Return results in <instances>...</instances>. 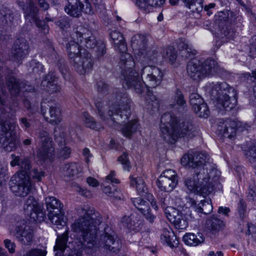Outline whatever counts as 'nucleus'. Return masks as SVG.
I'll list each match as a JSON object with an SVG mask.
<instances>
[{
	"label": "nucleus",
	"mask_w": 256,
	"mask_h": 256,
	"mask_svg": "<svg viewBox=\"0 0 256 256\" xmlns=\"http://www.w3.org/2000/svg\"><path fill=\"white\" fill-rule=\"evenodd\" d=\"M102 218L99 212L93 208H86L82 210L80 218L72 224V228L78 233L77 243L78 251H70L64 256H81L82 252L91 254L97 248L102 247L114 253H117L121 248L120 240L117 239L115 232L108 226L104 228L98 240V226Z\"/></svg>",
	"instance_id": "1"
},
{
	"label": "nucleus",
	"mask_w": 256,
	"mask_h": 256,
	"mask_svg": "<svg viewBox=\"0 0 256 256\" xmlns=\"http://www.w3.org/2000/svg\"><path fill=\"white\" fill-rule=\"evenodd\" d=\"M6 83L12 97L0 86V148L6 152L14 150L20 144L16 126L11 122L18 107L17 97L22 91L24 81L11 72L6 76Z\"/></svg>",
	"instance_id": "2"
},
{
	"label": "nucleus",
	"mask_w": 256,
	"mask_h": 256,
	"mask_svg": "<svg viewBox=\"0 0 256 256\" xmlns=\"http://www.w3.org/2000/svg\"><path fill=\"white\" fill-rule=\"evenodd\" d=\"M196 128L190 119L180 120L172 112L161 116L160 136L168 143H174L178 138L189 139L195 136Z\"/></svg>",
	"instance_id": "3"
},
{
	"label": "nucleus",
	"mask_w": 256,
	"mask_h": 256,
	"mask_svg": "<svg viewBox=\"0 0 256 256\" xmlns=\"http://www.w3.org/2000/svg\"><path fill=\"white\" fill-rule=\"evenodd\" d=\"M114 94L116 100L110 106L107 112L108 108L104 101L96 100L94 102L98 114L100 118L106 123H108L110 121L112 123L124 122L130 114V100L128 94L120 92L118 90H116Z\"/></svg>",
	"instance_id": "4"
},
{
	"label": "nucleus",
	"mask_w": 256,
	"mask_h": 256,
	"mask_svg": "<svg viewBox=\"0 0 256 256\" xmlns=\"http://www.w3.org/2000/svg\"><path fill=\"white\" fill-rule=\"evenodd\" d=\"M114 48L118 50L120 54L118 66L121 70V80H124L128 87H133L137 92H140L142 84L138 80V74L136 72V75L134 74L132 76L131 74L133 72L135 62L132 56L126 52L127 46L124 40L118 44H114Z\"/></svg>",
	"instance_id": "5"
},
{
	"label": "nucleus",
	"mask_w": 256,
	"mask_h": 256,
	"mask_svg": "<svg viewBox=\"0 0 256 256\" xmlns=\"http://www.w3.org/2000/svg\"><path fill=\"white\" fill-rule=\"evenodd\" d=\"M211 88L210 97L216 101V106L220 110L229 111L232 110L237 103V94L233 87L226 82H212L209 84Z\"/></svg>",
	"instance_id": "6"
},
{
	"label": "nucleus",
	"mask_w": 256,
	"mask_h": 256,
	"mask_svg": "<svg viewBox=\"0 0 256 256\" xmlns=\"http://www.w3.org/2000/svg\"><path fill=\"white\" fill-rule=\"evenodd\" d=\"M181 163L183 166L196 169V172L204 169L211 178H217L220 176V172L206 152H189L182 157Z\"/></svg>",
	"instance_id": "7"
},
{
	"label": "nucleus",
	"mask_w": 256,
	"mask_h": 256,
	"mask_svg": "<svg viewBox=\"0 0 256 256\" xmlns=\"http://www.w3.org/2000/svg\"><path fill=\"white\" fill-rule=\"evenodd\" d=\"M209 176L204 169L195 171L193 176H186L184 178V186L190 192L208 195L214 191L219 179V178H215Z\"/></svg>",
	"instance_id": "8"
},
{
	"label": "nucleus",
	"mask_w": 256,
	"mask_h": 256,
	"mask_svg": "<svg viewBox=\"0 0 256 256\" xmlns=\"http://www.w3.org/2000/svg\"><path fill=\"white\" fill-rule=\"evenodd\" d=\"M140 67L139 70H136V68L133 69V72L131 74L132 76L134 74L136 75V72L138 74V80L142 84V91L140 92H137L135 88L133 87H128L124 82L122 80V86L127 88L134 90L138 94H141L144 91V84L148 88H155L160 84L164 78V73L162 70L158 67L150 66L145 65L144 64H142V62L140 63Z\"/></svg>",
	"instance_id": "9"
},
{
	"label": "nucleus",
	"mask_w": 256,
	"mask_h": 256,
	"mask_svg": "<svg viewBox=\"0 0 256 256\" xmlns=\"http://www.w3.org/2000/svg\"><path fill=\"white\" fill-rule=\"evenodd\" d=\"M78 40L70 41L66 44V50L70 64L79 74H83L92 70L94 60L90 52H81Z\"/></svg>",
	"instance_id": "10"
},
{
	"label": "nucleus",
	"mask_w": 256,
	"mask_h": 256,
	"mask_svg": "<svg viewBox=\"0 0 256 256\" xmlns=\"http://www.w3.org/2000/svg\"><path fill=\"white\" fill-rule=\"evenodd\" d=\"M216 21L219 28L218 34L222 39L225 38L226 42L227 40L234 38V32L232 28L235 26H241L243 18L242 16H237L234 12L228 10L220 12L218 14Z\"/></svg>",
	"instance_id": "11"
},
{
	"label": "nucleus",
	"mask_w": 256,
	"mask_h": 256,
	"mask_svg": "<svg viewBox=\"0 0 256 256\" xmlns=\"http://www.w3.org/2000/svg\"><path fill=\"white\" fill-rule=\"evenodd\" d=\"M16 4L22 8L26 20L30 23L34 22L44 34L48 32V26L44 22L39 19V8L36 5L34 0H26V3L22 1L18 0Z\"/></svg>",
	"instance_id": "12"
},
{
	"label": "nucleus",
	"mask_w": 256,
	"mask_h": 256,
	"mask_svg": "<svg viewBox=\"0 0 256 256\" xmlns=\"http://www.w3.org/2000/svg\"><path fill=\"white\" fill-rule=\"evenodd\" d=\"M45 204L50 222L54 224L64 228L66 222L61 202L55 197L48 196L45 198Z\"/></svg>",
	"instance_id": "13"
},
{
	"label": "nucleus",
	"mask_w": 256,
	"mask_h": 256,
	"mask_svg": "<svg viewBox=\"0 0 256 256\" xmlns=\"http://www.w3.org/2000/svg\"><path fill=\"white\" fill-rule=\"evenodd\" d=\"M37 138L40 145L36 152V157L39 160L52 162L54 156V148L52 146V138L48 133L44 130H40Z\"/></svg>",
	"instance_id": "14"
},
{
	"label": "nucleus",
	"mask_w": 256,
	"mask_h": 256,
	"mask_svg": "<svg viewBox=\"0 0 256 256\" xmlns=\"http://www.w3.org/2000/svg\"><path fill=\"white\" fill-rule=\"evenodd\" d=\"M24 174H14L9 182L11 191L18 196H26L34 188V183L30 181L28 176H24Z\"/></svg>",
	"instance_id": "15"
},
{
	"label": "nucleus",
	"mask_w": 256,
	"mask_h": 256,
	"mask_svg": "<svg viewBox=\"0 0 256 256\" xmlns=\"http://www.w3.org/2000/svg\"><path fill=\"white\" fill-rule=\"evenodd\" d=\"M13 235L17 240L24 246H31L34 240V230L26 224L24 220L16 222L13 231Z\"/></svg>",
	"instance_id": "16"
},
{
	"label": "nucleus",
	"mask_w": 256,
	"mask_h": 256,
	"mask_svg": "<svg viewBox=\"0 0 256 256\" xmlns=\"http://www.w3.org/2000/svg\"><path fill=\"white\" fill-rule=\"evenodd\" d=\"M64 10L73 18H78L82 12L86 14H92L93 10L88 0H67Z\"/></svg>",
	"instance_id": "17"
},
{
	"label": "nucleus",
	"mask_w": 256,
	"mask_h": 256,
	"mask_svg": "<svg viewBox=\"0 0 256 256\" xmlns=\"http://www.w3.org/2000/svg\"><path fill=\"white\" fill-rule=\"evenodd\" d=\"M30 51V48L27 40L22 38H18L14 41L12 48L10 59L20 65L29 54Z\"/></svg>",
	"instance_id": "18"
},
{
	"label": "nucleus",
	"mask_w": 256,
	"mask_h": 256,
	"mask_svg": "<svg viewBox=\"0 0 256 256\" xmlns=\"http://www.w3.org/2000/svg\"><path fill=\"white\" fill-rule=\"evenodd\" d=\"M26 212L29 214L30 220L36 222H43L45 218V212L43 206L33 196H30L25 202L24 208Z\"/></svg>",
	"instance_id": "19"
},
{
	"label": "nucleus",
	"mask_w": 256,
	"mask_h": 256,
	"mask_svg": "<svg viewBox=\"0 0 256 256\" xmlns=\"http://www.w3.org/2000/svg\"><path fill=\"white\" fill-rule=\"evenodd\" d=\"M41 113L46 121L57 124L62 120L59 105L53 102H42Z\"/></svg>",
	"instance_id": "20"
},
{
	"label": "nucleus",
	"mask_w": 256,
	"mask_h": 256,
	"mask_svg": "<svg viewBox=\"0 0 256 256\" xmlns=\"http://www.w3.org/2000/svg\"><path fill=\"white\" fill-rule=\"evenodd\" d=\"M130 185L136 186L138 194L148 200L155 210H158L157 201L152 194L148 193V189L143 178L140 177L135 178L132 176L130 177Z\"/></svg>",
	"instance_id": "21"
},
{
	"label": "nucleus",
	"mask_w": 256,
	"mask_h": 256,
	"mask_svg": "<svg viewBox=\"0 0 256 256\" xmlns=\"http://www.w3.org/2000/svg\"><path fill=\"white\" fill-rule=\"evenodd\" d=\"M238 124L232 120L220 119L218 123L217 134L222 137L234 139L236 135Z\"/></svg>",
	"instance_id": "22"
},
{
	"label": "nucleus",
	"mask_w": 256,
	"mask_h": 256,
	"mask_svg": "<svg viewBox=\"0 0 256 256\" xmlns=\"http://www.w3.org/2000/svg\"><path fill=\"white\" fill-rule=\"evenodd\" d=\"M172 212L166 211V216L169 221L174 224L176 229L183 230L188 226L187 218L180 210L170 208Z\"/></svg>",
	"instance_id": "23"
},
{
	"label": "nucleus",
	"mask_w": 256,
	"mask_h": 256,
	"mask_svg": "<svg viewBox=\"0 0 256 256\" xmlns=\"http://www.w3.org/2000/svg\"><path fill=\"white\" fill-rule=\"evenodd\" d=\"M122 223L130 230L139 232L143 226V220L137 214H131L130 216H124L121 220Z\"/></svg>",
	"instance_id": "24"
},
{
	"label": "nucleus",
	"mask_w": 256,
	"mask_h": 256,
	"mask_svg": "<svg viewBox=\"0 0 256 256\" xmlns=\"http://www.w3.org/2000/svg\"><path fill=\"white\" fill-rule=\"evenodd\" d=\"M76 37L74 39L80 42V44L88 49L94 48L98 45V42L100 41L96 40V37L90 32L82 33L76 31Z\"/></svg>",
	"instance_id": "25"
},
{
	"label": "nucleus",
	"mask_w": 256,
	"mask_h": 256,
	"mask_svg": "<svg viewBox=\"0 0 256 256\" xmlns=\"http://www.w3.org/2000/svg\"><path fill=\"white\" fill-rule=\"evenodd\" d=\"M186 72L188 76L194 80L202 78V62L198 59H192L187 64Z\"/></svg>",
	"instance_id": "26"
},
{
	"label": "nucleus",
	"mask_w": 256,
	"mask_h": 256,
	"mask_svg": "<svg viewBox=\"0 0 256 256\" xmlns=\"http://www.w3.org/2000/svg\"><path fill=\"white\" fill-rule=\"evenodd\" d=\"M132 202L134 206L145 216L146 218L150 223H152L156 216L151 213L148 204L140 198H132Z\"/></svg>",
	"instance_id": "27"
},
{
	"label": "nucleus",
	"mask_w": 256,
	"mask_h": 256,
	"mask_svg": "<svg viewBox=\"0 0 256 256\" xmlns=\"http://www.w3.org/2000/svg\"><path fill=\"white\" fill-rule=\"evenodd\" d=\"M176 44L180 54L184 59L191 58L196 54V50L192 48L190 44L185 38H178Z\"/></svg>",
	"instance_id": "28"
},
{
	"label": "nucleus",
	"mask_w": 256,
	"mask_h": 256,
	"mask_svg": "<svg viewBox=\"0 0 256 256\" xmlns=\"http://www.w3.org/2000/svg\"><path fill=\"white\" fill-rule=\"evenodd\" d=\"M160 240L163 244L170 248L176 247L178 242L171 228L167 225L164 228L160 234Z\"/></svg>",
	"instance_id": "29"
},
{
	"label": "nucleus",
	"mask_w": 256,
	"mask_h": 256,
	"mask_svg": "<svg viewBox=\"0 0 256 256\" xmlns=\"http://www.w3.org/2000/svg\"><path fill=\"white\" fill-rule=\"evenodd\" d=\"M42 85L46 86V90L50 93L57 92L60 91V86L58 84V80L52 72L48 73L42 82Z\"/></svg>",
	"instance_id": "30"
},
{
	"label": "nucleus",
	"mask_w": 256,
	"mask_h": 256,
	"mask_svg": "<svg viewBox=\"0 0 256 256\" xmlns=\"http://www.w3.org/2000/svg\"><path fill=\"white\" fill-rule=\"evenodd\" d=\"M158 52L155 50H150L146 51V50L144 51V54H140L139 57V60L136 63L133 67L134 68H136V70H139L140 67V62H142V64H144L145 65H150L148 64L150 62H152L156 63L158 62Z\"/></svg>",
	"instance_id": "31"
},
{
	"label": "nucleus",
	"mask_w": 256,
	"mask_h": 256,
	"mask_svg": "<svg viewBox=\"0 0 256 256\" xmlns=\"http://www.w3.org/2000/svg\"><path fill=\"white\" fill-rule=\"evenodd\" d=\"M147 40L142 34H136L132 38V47L134 50L138 51V54H144L146 48Z\"/></svg>",
	"instance_id": "32"
},
{
	"label": "nucleus",
	"mask_w": 256,
	"mask_h": 256,
	"mask_svg": "<svg viewBox=\"0 0 256 256\" xmlns=\"http://www.w3.org/2000/svg\"><path fill=\"white\" fill-rule=\"evenodd\" d=\"M203 78L204 76H212L217 74L219 70V66L216 61L213 59L208 58L202 62Z\"/></svg>",
	"instance_id": "33"
},
{
	"label": "nucleus",
	"mask_w": 256,
	"mask_h": 256,
	"mask_svg": "<svg viewBox=\"0 0 256 256\" xmlns=\"http://www.w3.org/2000/svg\"><path fill=\"white\" fill-rule=\"evenodd\" d=\"M64 228L66 229L65 232L62 235L58 236V238L56 240V245L54 246V250L57 251V252L56 253L55 256H62L66 248L68 234L66 228Z\"/></svg>",
	"instance_id": "34"
},
{
	"label": "nucleus",
	"mask_w": 256,
	"mask_h": 256,
	"mask_svg": "<svg viewBox=\"0 0 256 256\" xmlns=\"http://www.w3.org/2000/svg\"><path fill=\"white\" fill-rule=\"evenodd\" d=\"M172 103L170 104L171 108L178 111H182L186 106V102L184 96L180 89H176L172 98Z\"/></svg>",
	"instance_id": "35"
},
{
	"label": "nucleus",
	"mask_w": 256,
	"mask_h": 256,
	"mask_svg": "<svg viewBox=\"0 0 256 256\" xmlns=\"http://www.w3.org/2000/svg\"><path fill=\"white\" fill-rule=\"evenodd\" d=\"M164 0H136V4L146 12L148 13L153 7L161 6L164 2Z\"/></svg>",
	"instance_id": "36"
},
{
	"label": "nucleus",
	"mask_w": 256,
	"mask_h": 256,
	"mask_svg": "<svg viewBox=\"0 0 256 256\" xmlns=\"http://www.w3.org/2000/svg\"><path fill=\"white\" fill-rule=\"evenodd\" d=\"M178 181V180L158 178L157 180V186L162 191L170 192L176 186Z\"/></svg>",
	"instance_id": "37"
},
{
	"label": "nucleus",
	"mask_w": 256,
	"mask_h": 256,
	"mask_svg": "<svg viewBox=\"0 0 256 256\" xmlns=\"http://www.w3.org/2000/svg\"><path fill=\"white\" fill-rule=\"evenodd\" d=\"M82 170L78 164L70 162L64 164L63 167V174L68 178H76L80 172Z\"/></svg>",
	"instance_id": "38"
},
{
	"label": "nucleus",
	"mask_w": 256,
	"mask_h": 256,
	"mask_svg": "<svg viewBox=\"0 0 256 256\" xmlns=\"http://www.w3.org/2000/svg\"><path fill=\"white\" fill-rule=\"evenodd\" d=\"M204 238L202 233L198 232L196 234L192 233L186 234L183 236L184 243L190 246H197L204 242Z\"/></svg>",
	"instance_id": "39"
},
{
	"label": "nucleus",
	"mask_w": 256,
	"mask_h": 256,
	"mask_svg": "<svg viewBox=\"0 0 256 256\" xmlns=\"http://www.w3.org/2000/svg\"><path fill=\"white\" fill-rule=\"evenodd\" d=\"M184 6L192 12L200 13L203 9L202 0H182Z\"/></svg>",
	"instance_id": "40"
},
{
	"label": "nucleus",
	"mask_w": 256,
	"mask_h": 256,
	"mask_svg": "<svg viewBox=\"0 0 256 256\" xmlns=\"http://www.w3.org/2000/svg\"><path fill=\"white\" fill-rule=\"evenodd\" d=\"M208 228L212 231H219L224 226V222L217 218L212 217L206 221Z\"/></svg>",
	"instance_id": "41"
},
{
	"label": "nucleus",
	"mask_w": 256,
	"mask_h": 256,
	"mask_svg": "<svg viewBox=\"0 0 256 256\" xmlns=\"http://www.w3.org/2000/svg\"><path fill=\"white\" fill-rule=\"evenodd\" d=\"M158 202H157V205L160 206L164 210L165 214H166V211L172 212L170 208H172L170 206V196L168 194H162L159 196Z\"/></svg>",
	"instance_id": "42"
},
{
	"label": "nucleus",
	"mask_w": 256,
	"mask_h": 256,
	"mask_svg": "<svg viewBox=\"0 0 256 256\" xmlns=\"http://www.w3.org/2000/svg\"><path fill=\"white\" fill-rule=\"evenodd\" d=\"M212 210V206L210 200H200V203L196 207V211L205 214H210Z\"/></svg>",
	"instance_id": "43"
},
{
	"label": "nucleus",
	"mask_w": 256,
	"mask_h": 256,
	"mask_svg": "<svg viewBox=\"0 0 256 256\" xmlns=\"http://www.w3.org/2000/svg\"><path fill=\"white\" fill-rule=\"evenodd\" d=\"M137 128L136 120H132L127 124L124 125L122 129V132L124 136L129 138L134 132Z\"/></svg>",
	"instance_id": "44"
},
{
	"label": "nucleus",
	"mask_w": 256,
	"mask_h": 256,
	"mask_svg": "<svg viewBox=\"0 0 256 256\" xmlns=\"http://www.w3.org/2000/svg\"><path fill=\"white\" fill-rule=\"evenodd\" d=\"M82 116L86 126L94 130L100 128V126L87 112H84Z\"/></svg>",
	"instance_id": "45"
},
{
	"label": "nucleus",
	"mask_w": 256,
	"mask_h": 256,
	"mask_svg": "<svg viewBox=\"0 0 256 256\" xmlns=\"http://www.w3.org/2000/svg\"><path fill=\"white\" fill-rule=\"evenodd\" d=\"M164 58L168 60L170 62L173 64L177 58V54L175 48L172 46H168L163 53Z\"/></svg>",
	"instance_id": "46"
},
{
	"label": "nucleus",
	"mask_w": 256,
	"mask_h": 256,
	"mask_svg": "<svg viewBox=\"0 0 256 256\" xmlns=\"http://www.w3.org/2000/svg\"><path fill=\"white\" fill-rule=\"evenodd\" d=\"M0 14L2 16L0 18H3L2 21L8 25L12 24L16 15L12 10L6 8L1 10Z\"/></svg>",
	"instance_id": "47"
},
{
	"label": "nucleus",
	"mask_w": 256,
	"mask_h": 256,
	"mask_svg": "<svg viewBox=\"0 0 256 256\" xmlns=\"http://www.w3.org/2000/svg\"><path fill=\"white\" fill-rule=\"evenodd\" d=\"M103 192L109 196L116 200H120L121 198L122 194L120 192L116 190L114 185L104 186Z\"/></svg>",
	"instance_id": "48"
},
{
	"label": "nucleus",
	"mask_w": 256,
	"mask_h": 256,
	"mask_svg": "<svg viewBox=\"0 0 256 256\" xmlns=\"http://www.w3.org/2000/svg\"><path fill=\"white\" fill-rule=\"evenodd\" d=\"M44 176V172L38 168H34L28 174L30 182H32L31 180L34 182H40Z\"/></svg>",
	"instance_id": "49"
},
{
	"label": "nucleus",
	"mask_w": 256,
	"mask_h": 256,
	"mask_svg": "<svg viewBox=\"0 0 256 256\" xmlns=\"http://www.w3.org/2000/svg\"><path fill=\"white\" fill-rule=\"evenodd\" d=\"M250 162L254 167H256V144L250 147L248 150L244 151Z\"/></svg>",
	"instance_id": "50"
},
{
	"label": "nucleus",
	"mask_w": 256,
	"mask_h": 256,
	"mask_svg": "<svg viewBox=\"0 0 256 256\" xmlns=\"http://www.w3.org/2000/svg\"><path fill=\"white\" fill-rule=\"evenodd\" d=\"M194 110L195 112L201 118H206L210 114V111L207 104L204 102L201 104L198 107H194Z\"/></svg>",
	"instance_id": "51"
},
{
	"label": "nucleus",
	"mask_w": 256,
	"mask_h": 256,
	"mask_svg": "<svg viewBox=\"0 0 256 256\" xmlns=\"http://www.w3.org/2000/svg\"><path fill=\"white\" fill-rule=\"evenodd\" d=\"M19 166L22 170L21 172L17 174H24V176H28V174L30 172V170L31 168L30 160L28 158H24L22 159Z\"/></svg>",
	"instance_id": "52"
},
{
	"label": "nucleus",
	"mask_w": 256,
	"mask_h": 256,
	"mask_svg": "<svg viewBox=\"0 0 256 256\" xmlns=\"http://www.w3.org/2000/svg\"><path fill=\"white\" fill-rule=\"evenodd\" d=\"M204 102L202 98L197 93H192L190 96V102L192 106L193 109L194 107H198Z\"/></svg>",
	"instance_id": "53"
},
{
	"label": "nucleus",
	"mask_w": 256,
	"mask_h": 256,
	"mask_svg": "<svg viewBox=\"0 0 256 256\" xmlns=\"http://www.w3.org/2000/svg\"><path fill=\"white\" fill-rule=\"evenodd\" d=\"M46 254L44 248H32L26 252L24 256H46Z\"/></svg>",
	"instance_id": "54"
},
{
	"label": "nucleus",
	"mask_w": 256,
	"mask_h": 256,
	"mask_svg": "<svg viewBox=\"0 0 256 256\" xmlns=\"http://www.w3.org/2000/svg\"><path fill=\"white\" fill-rule=\"evenodd\" d=\"M247 206L243 199H240L238 204L237 210L240 218L244 219L246 216Z\"/></svg>",
	"instance_id": "55"
},
{
	"label": "nucleus",
	"mask_w": 256,
	"mask_h": 256,
	"mask_svg": "<svg viewBox=\"0 0 256 256\" xmlns=\"http://www.w3.org/2000/svg\"><path fill=\"white\" fill-rule=\"evenodd\" d=\"M106 53V46L104 42L100 40L98 42V45L96 46L95 55L96 58L100 60Z\"/></svg>",
	"instance_id": "56"
},
{
	"label": "nucleus",
	"mask_w": 256,
	"mask_h": 256,
	"mask_svg": "<svg viewBox=\"0 0 256 256\" xmlns=\"http://www.w3.org/2000/svg\"><path fill=\"white\" fill-rule=\"evenodd\" d=\"M158 178L178 180V176L176 171L172 169H168L164 171Z\"/></svg>",
	"instance_id": "57"
},
{
	"label": "nucleus",
	"mask_w": 256,
	"mask_h": 256,
	"mask_svg": "<svg viewBox=\"0 0 256 256\" xmlns=\"http://www.w3.org/2000/svg\"><path fill=\"white\" fill-rule=\"evenodd\" d=\"M118 161L123 165L124 169L129 170L130 168V162L128 156L126 153L124 152L118 158Z\"/></svg>",
	"instance_id": "58"
},
{
	"label": "nucleus",
	"mask_w": 256,
	"mask_h": 256,
	"mask_svg": "<svg viewBox=\"0 0 256 256\" xmlns=\"http://www.w3.org/2000/svg\"><path fill=\"white\" fill-rule=\"evenodd\" d=\"M110 35L114 44H118L124 39L123 35L116 30L112 31Z\"/></svg>",
	"instance_id": "59"
},
{
	"label": "nucleus",
	"mask_w": 256,
	"mask_h": 256,
	"mask_svg": "<svg viewBox=\"0 0 256 256\" xmlns=\"http://www.w3.org/2000/svg\"><path fill=\"white\" fill-rule=\"evenodd\" d=\"M96 88L98 92L102 94H105L108 90V86L103 80H99L97 82Z\"/></svg>",
	"instance_id": "60"
},
{
	"label": "nucleus",
	"mask_w": 256,
	"mask_h": 256,
	"mask_svg": "<svg viewBox=\"0 0 256 256\" xmlns=\"http://www.w3.org/2000/svg\"><path fill=\"white\" fill-rule=\"evenodd\" d=\"M32 66V70L34 73H39V72H44V66L39 62H36V60H32L30 62Z\"/></svg>",
	"instance_id": "61"
},
{
	"label": "nucleus",
	"mask_w": 256,
	"mask_h": 256,
	"mask_svg": "<svg viewBox=\"0 0 256 256\" xmlns=\"http://www.w3.org/2000/svg\"><path fill=\"white\" fill-rule=\"evenodd\" d=\"M20 124L22 128L26 130L31 126V120L26 117H22L19 119Z\"/></svg>",
	"instance_id": "62"
},
{
	"label": "nucleus",
	"mask_w": 256,
	"mask_h": 256,
	"mask_svg": "<svg viewBox=\"0 0 256 256\" xmlns=\"http://www.w3.org/2000/svg\"><path fill=\"white\" fill-rule=\"evenodd\" d=\"M148 108H150L152 112L158 110L159 104L158 100L155 97L152 98L150 101H148Z\"/></svg>",
	"instance_id": "63"
},
{
	"label": "nucleus",
	"mask_w": 256,
	"mask_h": 256,
	"mask_svg": "<svg viewBox=\"0 0 256 256\" xmlns=\"http://www.w3.org/2000/svg\"><path fill=\"white\" fill-rule=\"evenodd\" d=\"M71 153L70 148L65 146L62 148L59 152V156L64 159L68 158L70 157Z\"/></svg>",
	"instance_id": "64"
}]
</instances>
